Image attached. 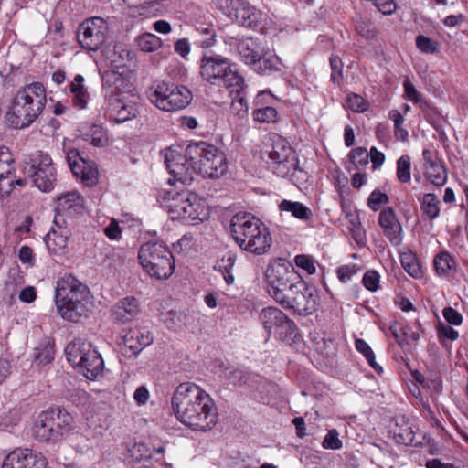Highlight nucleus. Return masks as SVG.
Instances as JSON below:
<instances>
[{"label": "nucleus", "mask_w": 468, "mask_h": 468, "mask_svg": "<svg viewBox=\"0 0 468 468\" xmlns=\"http://www.w3.org/2000/svg\"><path fill=\"white\" fill-rule=\"evenodd\" d=\"M69 166L73 176H97L98 170L95 163L80 156L79 150L72 149L67 155Z\"/></svg>", "instance_id": "30"}, {"label": "nucleus", "mask_w": 468, "mask_h": 468, "mask_svg": "<svg viewBox=\"0 0 468 468\" xmlns=\"http://www.w3.org/2000/svg\"><path fill=\"white\" fill-rule=\"evenodd\" d=\"M171 403L176 419L193 431H207L218 422V409L213 399L192 382L179 384Z\"/></svg>", "instance_id": "1"}, {"label": "nucleus", "mask_w": 468, "mask_h": 468, "mask_svg": "<svg viewBox=\"0 0 468 468\" xmlns=\"http://www.w3.org/2000/svg\"><path fill=\"white\" fill-rule=\"evenodd\" d=\"M56 216L75 218L82 215L85 210L84 199L77 192H68L57 198Z\"/></svg>", "instance_id": "23"}, {"label": "nucleus", "mask_w": 468, "mask_h": 468, "mask_svg": "<svg viewBox=\"0 0 468 468\" xmlns=\"http://www.w3.org/2000/svg\"><path fill=\"white\" fill-rule=\"evenodd\" d=\"M184 151L180 145H173L165 150V163L171 176H183L184 174L192 176L189 166L192 165L194 158L191 157L188 160Z\"/></svg>", "instance_id": "20"}, {"label": "nucleus", "mask_w": 468, "mask_h": 468, "mask_svg": "<svg viewBox=\"0 0 468 468\" xmlns=\"http://www.w3.org/2000/svg\"><path fill=\"white\" fill-rule=\"evenodd\" d=\"M192 181L193 177H168V187L158 190L157 200L166 207L172 219L196 225L209 218L210 209L198 195L185 192V187Z\"/></svg>", "instance_id": "2"}, {"label": "nucleus", "mask_w": 468, "mask_h": 468, "mask_svg": "<svg viewBox=\"0 0 468 468\" xmlns=\"http://www.w3.org/2000/svg\"><path fill=\"white\" fill-rule=\"evenodd\" d=\"M236 262V256L232 253H227L215 264V270L219 271L228 285L233 284L235 278L232 269Z\"/></svg>", "instance_id": "40"}, {"label": "nucleus", "mask_w": 468, "mask_h": 468, "mask_svg": "<svg viewBox=\"0 0 468 468\" xmlns=\"http://www.w3.org/2000/svg\"><path fill=\"white\" fill-rule=\"evenodd\" d=\"M261 220L250 213H238L230 220V233L236 243L243 249L254 234L257 228H260Z\"/></svg>", "instance_id": "18"}, {"label": "nucleus", "mask_w": 468, "mask_h": 468, "mask_svg": "<svg viewBox=\"0 0 468 468\" xmlns=\"http://www.w3.org/2000/svg\"><path fill=\"white\" fill-rule=\"evenodd\" d=\"M175 51L182 58H186L190 53V43L187 38H180L175 43Z\"/></svg>", "instance_id": "63"}, {"label": "nucleus", "mask_w": 468, "mask_h": 468, "mask_svg": "<svg viewBox=\"0 0 468 468\" xmlns=\"http://www.w3.org/2000/svg\"><path fill=\"white\" fill-rule=\"evenodd\" d=\"M65 353L68 361L88 379L93 380L101 374L103 359L90 342L75 338L66 346Z\"/></svg>", "instance_id": "9"}, {"label": "nucleus", "mask_w": 468, "mask_h": 468, "mask_svg": "<svg viewBox=\"0 0 468 468\" xmlns=\"http://www.w3.org/2000/svg\"><path fill=\"white\" fill-rule=\"evenodd\" d=\"M104 234L111 239H118L121 236V229L118 222L112 219L110 224L104 228Z\"/></svg>", "instance_id": "64"}, {"label": "nucleus", "mask_w": 468, "mask_h": 468, "mask_svg": "<svg viewBox=\"0 0 468 468\" xmlns=\"http://www.w3.org/2000/svg\"><path fill=\"white\" fill-rule=\"evenodd\" d=\"M123 82L121 73L109 70L102 75V88L107 98L108 107L105 114L113 123H122L136 117L138 113L135 101L124 102L117 97L120 84Z\"/></svg>", "instance_id": "7"}, {"label": "nucleus", "mask_w": 468, "mask_h": 468, "mask_svg": "<svg viewBox=\"0 0 468 468\" xmlns=\"http://www.w3.org/2000/svg\"><path fill=\"white\" fill-rule=\"evenodd\" d=\"M22 173L27 176H55L57 173L56 164L49 154L40 151L28 160L24 161Z\"/></svg>", "instance_id": "22"}, {"label": "nucleus", "mask_w": 468, "mask_h": 468, "mask_svg": "<svg viewBox=\"0 0 468 468\" xmlns=\"http://www.w3.org/2000/svg\"><path fill=\"white\" fill-rule=\"evenodd\" d=\"M243 86L240 90L236 88H230L231 93H235L234 97L232 98V103H231V112L238 116L240 119L245 118L248 115V102L243 95Z\"/></svg>", "instance_id": "41"}, {"label": "nucleus", "mask_w": 468, "mask_h": 468, "mask_svg": "<svg viewBox=\"0 0 468 468\" xmlns=\"http://www.w3.org/2000/svg\"><path fill=\"white\" fill-rule=\"evenodd\" d=\"M434 269L438 275H448L449 271L455 269V261L448 252L439 253L433 261Z\"/></svg>", "instance_id": "44"}, {"label": "nucleus", "mask_w": 468, "mask_h": 468, "mask_svg": "<svg viewBox=\"0 0 468 468\" xmlns=\"http://www.w3.org/2000/svg\"><path fill=\"white\" fill-rule=\"evenodd\" d=\"M279 209L290 212L294 218L304 221L310 219L312 216V212L307 207L296 201L284 199L279 204Z\"/></svg>", "instance_id": "39"}, {"label": "nucleus", "mask_w": 468, "mask_h": 468, "mask_svg": "<svg viewBox=\"0 0 468 468\" xmlns=\"http://www.w3.org/2000/svg\"><path fill=\"white\" fill-rule=\"evenodd\" d=\"M141 309L138 300L129 296L119 301L112 309V317L115 323L126 324L137 317Z\"/></svg>", "instance_id": "26"}, {"label": "nucleus", "mask_w": 468, "mask_h": 468, "mask_svg": "<svg viewBox=\"0 0 468 468\" xmlns=\"http://www.w3.org/2000/svg\"><path fill=\"white\" fill-rule=\"evenodd\" d=\"M443 316L445 320L451 324L457 326L463 323L462 314L452 307L444 308Z\"/></svg>", "instance_id": "61"}, {"label": "nucleus", "mask_w": 468, "mask_h": 468, "mask_svg": "<svg viewBox=\"0 0 468 468\" xmlns=\"http://www.w3.org/2000/svg\"><path fill=\"white\" fill-rule=\"evenodd\" d=\"M14 159L6 147H0V176H9L14 172Z\"/></svg>", "instance_id": "47"}, {"label": "nucleus", "mask_w": 468, "mask_h": 468, "mask_svg": "<svg viewBox=\"0 0 468 468\" xmlns=\"http://www.w3.org/2000/svg\"><path fill=\"white\" fill-rule=\"evenodd\" d=\"M416 46L425 54H434L439 51L438 42L423 35H420L416 37Z\"/></svg>", "instance_id": "48"}, {"label": "nucleus", "mask_w": 468, "mask_h": 468, "mask_svg": "<svg viewBox=\"0 0 468 468\" xmlns=\"http://www.w3.org/2000/svg\"><path fill=\"white\" fill-rule=\"evenodd\" d=\"M196 32L198 37L196 44L202 48H208L213 47L217 42V33L211 26H200L196 27Z\"/></svg>", "instance_id": "42"}, {"label": "nucleus", "mask_w": 468, "mask_h": 468, "mask_svg": "<svg viewBox=\"0 0 468 468\" xmlns=\"http://www.w3.org/2000/svg\"><path fill=\"white\" fill-rule=\"evenodd\" d=\"M186 151H188L189 154L195 153L198 156L204 168V171L201 167L199 168L198 173L201 176H215L214 172L218 173V170L220 176L225 173V156L215 145L205 141H199L189 144Z\"/></svg>", "instance_id": "12"}, {"label": "nucleus", "mask_w": 468, "mask_h": 468, "mask_svg": "<svg viewBox=\"0 0 468 468\" xmlns=\"http://www.w3.org/2000/svg\"><path fill=\"white\" fill-rule=\"evenodd\" d=\"M148 99L159 110L172 112L186 108L193 96L186 86L160 81L149 89Z\"/></svg>", "instance_id": "11"}, {"label": "nucleus", "mask_w": 468, "mask_h": 468, "mask_svg": "<svg viewBox=\"0 0 468 468\" xmlns=\"http://www.w3.org/2000/svg\"><path fill=\"white\" fill-rule=\"evenodd\" d=\"M396 443L401 445H417L413 426L404 418L396 420V425L391 431Z\"/></svg>", "instance_id": "31"}, {"label": "nucleus", "mask_w": 468, "mask_h": 468, "mask_svg": "<svg viewBox=\"0 0 468 468\" xmlns=\"http://www.w3.org/2000/svg\"><path fill=\"white\" fill-rule=\"evenodd\" d=\"M260 320L269 335L273 332L281 339L292 336L296 331L295 323L273 306L263 308L260 313Z\"/></svg>", "instance_id": "14"}, {"label": "nucleus", "mask_w": 468, "mask_h": 468, "mask_svg": "<svg viewBox=\"0 0 468 468\" xmlns=\"http://www.w3.org/2000/svg\"><path fill=\"white\" fill-rule=\"evenodd\" d=\"M269 157L278 165L281 174H292V176L298 169L295 152L290 143L282 136L275 135L272 138V148L269 153Z\"/></svg>", "instance_id": "15"}, {"label": "nucleus", "mask_w": 468, "mask_h": 468, "mask_svg": "<svg viewBox=\"0 0 468 468\" xmlns=\"http://www.w3.org/2000/svg\"><path fill=\"white\" fill-rule=\"evenodd\" d=\"M420 209L430 220L437 218L440 215V200L432 193L424 194L420 199Z\"/></svg>", "instance_id": "38"}, {"label": "nucleus", "mask_w": 468, "mask_h": 468, "mask_svg": "<svg viewBox=\"0 0 468 468\" xmlns=\"http://www.w3.org/2000/svg\"><path fill=\"white\" fill-rule=\"evenodd\" d=\"M322 446L324 449L339 450L342 448L343 443L339 439V433L335 429L329 430L324 436Z\"/></svg>", "instance_id": "52"}, {"label": "nucleus", "mask_w": 468, "mask_h": 468, "mask_svg": "<svg viewBox=\"0 0 468 468\" xmlns=\"http://www.w3.org/2000/svg\"><path fill=\"white\" fill-rule=\"evenodd\" d=\"M346 218L348 220L347 229L353 239L359 247L365 246L367 242L366 231L360 223L359 216L356 213L349 212L346 214Z\"/></svg>", "instance_id": "37"}, {"label": "nucleus", "mask_w": 468, "mask_h": 468, "mask_svg": "<svg viewBox=\"0 0 468 468\" xmlns=\"http://www.w3.org/2000/svg\"><path fill=\"white\" fill-rule=\"evenodd\" d=\"M46 101L43 84L34 82L26 86L13 98L5 116L7 122L16 129L29 126L42 112Z\"/></svg>", "instance_id": "4"}, {"label": "nucleus", "mask_w": 468, "mask_h": 468, "mask_svg": "<svg viewBox=\"0 0 468 468\" xmlns=\"http://www.w3.org/2000/svg\"><path fill=\"white\" fill-rule=\"evenodd\" d=\"M136 44L144 52H154L162 47L163 41L153 33H144L137 37Z\"/></svg>", "instance_id": "43"}, {"label": "nucleus", "mask_w": 468, "mask_h": 468, "mask_svg": "<svg viewBox=\"0 0 468 468\" xmlns=\"http://www.w3.org/2000/svg\"><path fill=\"white\" fill-rule=\"evenodd\" d=\"M55 304L64 320L78 323L91 312L93 296L86 284L71 274H65L57 282Z\"/></svg>", "instance_id": "3"}, {"label": "nucleus", "mask_w": 468, "mask_h": 468, "mask_svg": "<svg viewBox=\"0 0 468 468\" xmlns=\"http://www.w3.org/2000/svg\"><path fill=\"white\" fill-rule=\"evenodd\" d=\"M271 233L268 228L261 222L260 228H257L242 250L256 255H261L271 249Z\"/></svg>", "instance_id": "27"}, {"label": "nucleus", "mask_w": 468, "mask_h": 468, "mask_svg": "<svg viewBox=\"0 0 468 468\" xmlns=\"http://www.w3.org/2000/svg\"><path fill=\"white\" fill-rule=\"evenodd\" d=\"M363 284L370 292H376L379 288L380 276L374 271H367L363 276Z\"/></svg>", "instance_id": "54"}, {"label": "nucleus", "mask_w": 468, "mask_h": 468, "mask_svg": "<svg viewBox=\"0 0 468 468\" xmlns=\"http://www.w3.org/2000/svg\"><path fill=\"white\" fill-rule=\"evenodd\" d=\"M138 259L143 269L158 280L167 279L174 272V257L163 242L143 244L138 252Z\"/></svg>", "instance_id": "8"}, {"label": "nucleus", "mask_w": 468, "mask_h": 468, "mask_svg": "<svg viewBox=\"0 0 468 468\" xmlns=\"http://www.w3.org/2000/svg\"><path fill=\"white\" fill-rule=\"evenodd\" d=\"M83 82V76L77 74L74 78V80L69 85V93L72 97L73 106L80 110L85 109L87 107L90 99L89 92Z\"/></svg>", "instance_id": "32"}, {"label": "nucleus", "mask_w": 468, "mask_h": 468, "mask_svg": "<svg viewBox=\"0 0 468 468\" xmlns=\"http://www.w3.org/2000/svg\"><path fill=\"white\" fill-rule=\"evenodd\" d=\"M220 6L231 8L229 16H234L238 23L248 28H255L262 21V13L246 0H218Z\"/></svg>", "instance_id": "16"}, {"label": "nucleus", "mask_w": 468, "mask_h": 468, "mask_svg": "<svg viewBox=\"0 0 468 468\" xmlns=\"http://www.w3.org/2000/svg\"><path fill=\"white\" fill-rule=\"evenodd\" d=\"M129 456L131 463L136 468H141L139 465L143 463V467L148 468L152 464V450L143 442H136L129 449Z\"/></svg>", "instance_id": "34"}, {"label": "nucleus", "mask_w": 468, "mask_h": 468, "mask_svg": "<svg viewBox=\"0 0 468 468\" xmlns=\"http://www.w3.org/2000/svg\"><path fill=\"white\" fill-rule=\"evenodd\" d=\"M77 37L83 48L98 50L107 39L105 20L98 16L85 20L78 28Z\"/></svg>", "instance_id": "13"}, {"label": "nucleus", "mask_w": 468, "mask_h": 468, "mask_svg": "<svg viewBox=\"0 0 468 468\" xmlns=\"http://www.w3.org/2000/svg\"><path fill=\"white\" fill-rule=\"evenodd\" d=\"M295 273L293 268L284 263H274L266 270L268 280V292L271 296L275 292L285 290L288 286L294 284L292 282Z\"/></svg>", "instance_id": "19"}, {"label": "nucleus", "mask_w": 468, "mask_h": 468, "mask_svg": "<svg viewBox=\"0 0 468 468\" xmlns=\"http://www.w3.org/2000/svg\"><path fill=\"white\" fill-rule=\"evenodd\" d=\"M356 349L363 354V356L367 360L369 366L378 374H380L383 369L382 367L376 362L375 360V354L371 347L368 346V344L361 338L356 339L355 342Z\"/></svg>", "instance_id": "45"}, {"label": "nucleus", "mask_w": 468, "mask_h": 468, "mask_svg": "<svg viewBox=\"0 0 468 468\" xmlns=\"http://www.w3.org/2000/svg\"><path fill=\"white\" fill-rule=\"evenodd\" d=\"M358 268L356 264L344 265L338 268L337 277L338 279L346 283L352 280V277L357 273Z\"/></svg>", "instance_id": "56"}, {"label": "nucleus", "mask_w": 468, "mask_h": 468, "mask_svg": "<svg viewBox=\"0 0 468 468\" xmlns=\"http://www.w3.org/2000/svg\"><path fill=\"white\" fill-rule=\"evenodd\" d=\"M122 338L125 347L129 348L133 355H138L154 340L152 334L145 327L131 328L125 332Z\"/></svg>", "instance_id": "25"}, {"label": "nucleus", "mask_w": 468, "mask_h": 468, "mask_svg": "<svg viewBox=\"0 0 468 468\" xmlns=\"http://www.w3.org/2000/svg\"><path fill=\"white\" fill-rule=\"evenodd\" d=\"M378 223L383 229L384 235L394 246H398L402 241V228L396 218L393 209L384 208L378 218Z\"/></svg>", "instance_id": "24"}, {"label": "nucleus", "mask_w": 468, "mask_h": 468, "mask_svg": "<svg viewBox=\"0 0 468 468\" xmlns=\"http://www.w3.org/2000/svg\"><path fill=\"white\" fill-rule=\"evenodd\" d=\"M73 417L65 410L49 409L38 415L32 432L40 441L55 442L73 428Z\"/></svg>", "instance_id": "10"}, {"label": "nucleus", "mask_w": 468, "mask_h": 468, "mask_svg": "<svg viewBox=\"0 0 468 468\" xmlns=\"http://www.w3.org/2000/svg\"><path fill=\"white\" fill-rule=\"evenodd\" d=\"M403 87H404V98L406 100L410 101L415 104L421 101V97H422L421 93L416 90V88L414 87V85L409 79L405 80V81L403 83Z\"/></svg>", "instance_id": "55"}, {"label": "nucleus", "mask_w": 468, "mask_h": 468, "mask_svg": "<svg viewBox=\"0 0 468 468\" xmlns=\"http://www.w3.org/2000/svg\"><path fill=\"white\" fill-rule=\"evenodd\" d=\"M294 298L291 311L300 315H307L312 314L315 309L316 299L312 288L308 287L305 282L299 281L294 283Z\"/></svg>", "instance_id": "21"}, {"label": "nucleus", "mask_w": 468, "mask_h": 468, "mask_svg": "<svg viewBox=\"0 0 468 468\" xmlns=\"http://www.w3.org/2000/svg\"><path fill=\"white\" fill-rule=\"evenodd\" d=\"M265 97L269 98L270 94L268 92L261 91L257 95L255 104L259 107L252 112L253 119L260 123L275 122L278 118L277 110L271 106H261V101Z\"/></svg>", "instance_id": "33"}, {"label": "nucleus", "mask_w": 468, "mask_h": 468, "mask_svg": "<svg viewBox=\"0 0 468 468\" xmlns=\"http://www.w3.org/2000/svg\"><path fill=\"white\" fill-rule=\"evenodd\" d=\"M424 176H441L446 170L443 162L438 157L436 152L424 149L422 152Z\"/></svg>", "instance_id": "35"}, {"label": "nucleus", "mask_w": 468, "mask_h": 468, "mask_svg": "<svg viewBox=\"0 0 468 468\" xmlns=\"http://www.w3.org/2000/svg\"><path fill=\"white\" fill-rule=\"evenodd\" d=\"M400 263L405 271L415 279H419L422 276V270L419 263L417 255L407 250L400 252Z\"/></svg>", "instance_id": "36"}, {"label": "nucleus", "mask_w": 468, "mask_h": 468, "mask_svg": "<svg viewBox=\"0 0 468 468\" xmlns=\"http://www.w3.org/2000/svg\"><path fill=\"white\" fill-rule=\"evenodd\" d=\"M330 67H331V80L335 85H340L343 80V62L342 59L337 56H332L330 58Z\"/></svg>", "instance_id": "53"}, {"label": "nucleus", "mask_w": 468, "mask_h": 468, "mask_svg": "<svg viewBox=\"0 0 468 468\" xmlns=\"http://www.w3.org/2000/svg\"><path fill=\"white\" fill-rule=\"evenodd\" d=\"M357 34L366 39H373L376 37L377 30L371 21L360 18L356 23Z\"/></svg>", "instance_id": "49"}, {"label": "nucleus", "mask_w": 468, "mask_h": 468, "mask_svg": "<svg viewBox=\"0 0 468 468\" xmlns=\"http://www.w3.org/2000/svg\"><path fill=\"white\" fill-rule=\"evenodd\" d=\"M349 157L356 167L360 170L368 164L369 154L366 148L357 147L350 152Z\"/></svg>", "instance_id": "51"}, {"label": "nucleus", "mask_w": 468, "mask_h": 468, "mask_svg": "<svg viewBox=\"0 0 468 468\" xmlns=\"http://www.w3.org/2000/svg\"><path fill=\"white\" fill-rule=\"evenodd\" d=\"M202 80L213 86H226L240 90L245 86L244 78L232 69L231 61L221 55L204 54L199 62Z\"/></svg>", "instance_id": "5"}, {"label": "nucleus", "mask_w": 468, "mask_h": 468, "mask_svg": "<svg viewBox=\"0 0 468 468\" xmlns=\"http://www.w3.org/2000/svg\"><path fill=\"white\" fill-rule=\"evenodd\" d=\"M61 220L62 222H60V219H58V217H55L53 223L58 228V229L57 230L52 228L47 234L45 239L48 250L54 254L59 253L60 250L65 249L68 245L69 230L64 226L65 220L63 218Z\"/></svg>", "instance_id": "28"}, {"label": "nucleus", "mask_w": 468, "mask_h": 468, "mask_svg": "<svg viewBox=\"0 0 468 468\" xmlns=\"http://www.w3.org/2000/svg\"><path fill=\"white\" fill-rule=\"evenodd\" d=\"M388 201V197L386 194L375 190L370 194L367 204L371 209L377 211L379 209L381 204L387 203Z\"/></svg>", "instance_id": "57"}, {"label": "nucleus", "mask_w": 468, "mask_h": 468, "mask_svg": "<svg viewBox=\"0 0 468 468\" xmlns=\"http://www.w3.org/2000/svg\"><path fill=\"white\" fill-rule=\"evenodd\" d=\"M346 102L347 107L354 112H364L367 110V101L359 94L349 93Z\"/></svg>", "instance_id": "50"}, {"label": "nucleus", "mask_w": 468, "mask_h": 468, "mask_svg": "<svg viewBox=\"0 0 468 468\" xmlns=\"http://www.w3.org/2000/svg\"><path fill=\"white\" fill-rule=\"evenodd\" d=\"M46 458L39 452L27 448H17L9 452L1 468H46Z\"/></svg>", "instance_id": "17"}, {"label": "nucleus", "mask_w": 468, "mask_h": 468, "mask_svg": "<svg viewBox=\"0 0 468 468\" xmlns=\"http://www.w3.org/2000/svg\"><path fill=\"white\" fill-rule=\"evenodd\" d=\"M78 137L95 147H104L108 144L109 138L106 130L101 125L85 123L78 130Z\"/></svg>", "instance_id": "29"}, {"label": "nucleus", "mask_w": 468, "mask_h": 468, "mask_svg": "<svg viewBox=\"0 0 468 468\" xmlns=\"http://www.w3.org/2000/svg\"><path fill=\"white\" fill-rule=\"evenodd\" d=\"M18 258L23 264L35 265L36 261L33 250L28 246L24 245L19 249Z\"/></svg>", "instance_id": "60"}, {"label": "nucleus", "mask_w": 468, "mask_h": 468, "mask_svg": "<svg viewBox=\"0 0 468 468\" xmlns=\"http://www.w3.org/2000/svg\"><path fill=\"white\" fill-rule=\"evenodd\" d=\"M297 267L306 271L308 274H314L316 271L313 260L306 255H297L294 259Z\"/></svg>", "instance_id": "58"}, {"label": "nucleus", "mask_w": 468, "mask_h": 468, "mask_svg": "<svg viewBox=\"0 0 468 468\" xmlns=\"http://www.w3.org/2000/svg\"><path fill=\"white\" fill-rule=\"evenodd\" d=\"M34 185L42 192H50L54 188V179L50 177H33Z\"/></svg>", "instance_id": "62"}, {"label": "nucleus", "mask_w": 468, "mask_h": 468, "mask_svg": "<svg viewBox=\"0 0 468 468\" xmlns=\"http://www.w3.org/2000/svg\"><path fill=\"white\" fill-rule=\"evenodd\" d=\"M296 292H294V284H292L279 292L271 295L274 301L279 303L283 309L291 310L292 300Z\"/></svg>", "instance_id": "46"}, {"label": "nucleus", "mask_w": 468, "mask_h": 468, "mask_svg": "<svg viewBox=\"0 0 468 468\" xmlns=\"http://www.w3.org/2000/svg\"><path fill=\"white\" fill-rule=\"evenodd\" d=\"M411 162L409 155H402L397 161L396 176H410Z\"/></svg>", "instance_id": "59"}, {"label": "nucleus", "mask_w": 468, "mask_h": 468, "mask_svg": "<svg viewBox=\"0 0 468 468\" xmlns=\"http://www.w3.org/2000/svg\"><path fill=\"white\" fill-rule=\"evenodd\" d=\"M236 50L240 61L260 75H270L280 70V58L268 56L269 48L259 38L248 37L237 40Z\"/></svg>", "instance_id": "6"}]
</instances>
